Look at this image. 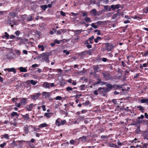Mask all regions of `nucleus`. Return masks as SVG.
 Here are the masks:
<instances>
[{
    "mask_svg": "<svg viewBox=\"0 0 148 148\" xmlns=\"http://www.w3.org/2000/svg\"><path fill=\"white\" fill-rule=\"evenodd\" d=\"M112 86L111 84H107L106 85V88H102L100 87L98 89V92L100 93L104 92L106 93L110 91L112 89Z\"/></svg>",
    "mask_w": 148,
    "mask_h": 148,
    "instance_id": "1",
    "label": "nucleus"
},
{
    "mask_svg": "<svg viewBox=\"0 0 148 148\" xmlns=\"http://www.w3.org/2000/svg\"><path fill=\"white\" fill-rule=\"evenodd\" d=\"M66 122V120H62L61 119L59 118H58L56 121L55 123L58 126H60L61 125H64Z\"/></svg>",
    "mask_w": 148,
    "mask_h": 148,
    "instance_id": "2",
    "label": "nucleus"
},
{
    "mask_svg": "<svg viewBox=\"0 0 148 148\" xmlns=\"http://www.w3.org/2000/svg\"><path fill=\"white\" fill-rule=\"evenodd\" d=\"M93 68L94 69V72L93 73V74H95L97 72H100L101 70L100 69L101 67V65H97L93 66Z\"/></svg>",
    "mask_w": 148,
    "mask_h": 148,
    "instance_id": "3",
    "label": "nucleus"
},
{
    "mask_svg": "<svg viewBox=\"0 0 148 148\" xmlns=\"http://www.w3.org/2000/svg\"><path fill=\"white\" fill-rule=\"evenodd\" d=\"M105 49L106 50L108 51H111L112 49H113L114 47L112 45H110L109 43H105Z\"/></svg>",
    "mask_w": 148,
    "mask_h": 148,
    "instance_id": "4",
    "label": "nucleus"
},
{
    "mask_svg": "<svg viewBox=\"0 0 148 148\" xmlns=\"http://www.w3.org/2000/svg\"><path fill=\"white\" fill-rule=\"evenodd\" d=\"M112 86V89L114 88L115 89H119L120 90L121 88H123V85H119L117 84H114L113 85L111 84Z\"/></svg>",
    "mask_w": 148,
    "mask_h": 148,
    "instance_id": "5",
    "label": "nucleus"
},
{
    "mask_svg": "<svg viewBox=\"0 0 148 148\" xmlns=\"http://www.w3.org/2000/svg\"><path fill=\"white\" fill-rule=\"evenodd\" d=\"M45 53V54L44 55V57H42V61L44 62V61L46 62L47 63H49V56H47L46 53Z\"/></svg>",
    "mask_w": 148,
    "mask_h": 148,
    "instance_id": "6",
    "label": "nucleus"
},
{
    "mask_svg": "<svg viewBox=\"0 0 148 148\" xmlns=\"http://www.w3.org/2000/svg\"><path fill=\"white\" fill-rule=\"evenodd\" d=\"M102 73L104 78L106 80H108L110 78V75L109 73L104 72Z\"/></svg>",
    "mask_w": 148,
    "mask_h": 148,
    "instance_id": "7",
    "label": "nucleus"
},
{
    "mask_svg": "<svg viewBox=\"0 0 148 148\" xmlns=\"http://www.w3.org/2000/svg\"><path fill=\"white\" fill-rule=\"evenodd\" d=\"M120 5L117 4L116 5H112L110 6V7L113 11H114L116 9H119L120 7Z\"/></svg>",
    "mask_w": 148,
    "mask_h": 148,
    "instance_id": "8",
    "label": "nucleus"
},
{
    "mask_svg": "<svg viewBox=\"0 0 148 148\" xmlns=\"http://www.w3.org/2000/svg\"><path fill=\"white\" fill-rule=\"evenodd\" d=\"M5 71H8L9 72H12L14 74L16 73V71L15 69L14 68H7L4 69Z\"/></svg>",
    "mask_w": 148,
    "mask_h": 148,
    "instance_id": "9",
    "label": "nucleus"
},
{
    "mask_svg": "<svg viewBox=\"0 0 148 148\" xmlns=\"http://www.w3.org/2000/svg\"><path fill=\"white\" fill-rule=\"evenodd\" d=\"M34 107L33 104L31 103L29 105H27L26 106V108L27 110L28 111L32 110V108Z\"/></svg>",
    "mask_w": 148,
    "mask_h": 148,
    "instance_id": "10",
    "label": "nucleus"
},
{
    "mask_svg": "<svg viewBox=\"0 0 148 148\" xmlns=\"http://www.w3.org/2000/svg\"><path fill=\"white\" fill-rule=\"evenodd\" d=\"M90 13L91 14H92L94 16L99 15V14H98V12L95 9L92 10L90 11Z\"/></svg>",
    "mask_w": 148,
    "mask_h": 148,
    "instance_id": "11",
    "label": "nucleus"
},
{
    "mask_svg": "<svg viewBox=\"0 0 148 148\" xmlns=\"http://www.w3.org/2000/svg\"><path fill=\"white\" fill-rule=\"evenodd\" d=\"M40 93H36L35 94L32 95V98L34 100H36L38 97L40 95Z\"/></svg>",
    "mask_w": 148,
    "mask_h": 148,
    "instance_id": "12",
    "label": "nucleus"
},
{
    "mask_svg": "<svg viewBox=\"0 0 148 148\" xmlns=\"http://www.w3.org/2000/svg\"><path fill=\"white\" fill-rule=\"evenodd\" d=\"M42 86L43 87L45 88H50V84L49 83L47 82H45L43 83Z\"/></svg>",
    "mask_w": 148,
    "mask_h": 148,
    "instance_id": "13",
    "label": "nucleus"
},
{
    "mask_svg": "<svg viewBox=\"0 0 148 148\" xmlns=\"http://www.w3.org/2000/svg\"><path fill=\"white\" fill-rule=\"evenodd\" d=\"M22 116L23 118L25 120H28L30 119L29 116L28 114H26L25 115H22Z\"/></svg>",
    "mask_w": 148,
    "mask_h": 148,
    "instance_id": "14",
    "label": "nucleus"
},
{
    "mask_svg": "<svg viewBox=\"0 0 148 148\" xmlns=\"http://www.w3.org/2000/svg\"><path fill=\"white\" fill-rule=\"evenodd\" d=\"M42 94L43 96H45V97H49L51 95V93L49 92H43L42 93Z\"/></svg>",
    "mask_w": 148,
    "mask_h": 148,
    "instance_id": "15",
    "label": "nucleus"
},
{
    "mask_svg": "<svg viewBox=\"0 0 148 148\" xmlns=\"http://www.w3.org/2000/svg\"><path fill=\"white\" fill-rule=\"evenodd\" d=\"M77 140H78V141H79L81 140V141L82 142H85L86 141V136H83L82 137H80L78 139H77Z\"/></svg>",
    "mask_w": 148,
    "mask_h": 148,
    "instance_id": "16",
    "label": "nucleus"
},
{
    "mask_svg": "<svg viewBox=\"0 0 148 148\" xmlns=\"http://www.w3.org/2000/svg\"><path fill=\"white\" fill-rule=\"evenodd\" d=\"M28 41V39L27 38H23L22 39L21 38V39L20 40V44H24L26 43V42H27Z\"/></svg>",
    "mask_w": 148,
    "mask_h": 148,
    "instance_id": "17",
    "label": "nucleus"
},
{
    "mask_svg": "<svg viewBox=\"0 0 148 148\" xmlns=\"http://www.w3.org/2000/svg\"><path fill=\"white\" fill-rule=\"evenodd\" d=\"M19 70L21 72H27V71L26 68L23 67H20L19 68Z\"/></svg>",
    "mask_w": 148,
    "mask_h": 148,
    "instance_id": "18",
    "label": "nucleus"
},
{
    "mask_svg": "<svg viewBox=\"0 0 148 148\" xmlns=\"http://www.w3.org/2000/svg\"><path fill=\"white\" fill-rule=\"evenodd\" d=\"M27 99L25 98H23L21 99V104L25 105L26 103V100Z\"/></svg>",
    "mask_w": 148,
    "mask_h": 148,
    "instance_id": "19",
    "label": "nucleus"
},
{
    "mask_svg": "<svg viewBox=\"0 0 148 148\" xmlns=\"http://www.w3.org/2000/svg\"><path fill=\"white\" fill-rule=\"evenodd\" d=\"M143 136L145 139H146L147 140H148L147 137L148 136V134L146 131H145L143 132Z\"/></svg>",
    "mask_w": 148,
    "mask_h": 148,
    "instance_id": "20",
    "label": "nucleus"
},
{
    "mask_svg": "<svg viewBox=\"0 0 148 148\" xmlns=\"http://www.w3.org/2000/svg\"><path fill=\"white\" fill-rule=\"evenodd\" d=\"M85 21L87 23H91V22L90 18L88 16H86L85 17Z\"/></svg>",
    "mask_w": 148,
    "mask_h": 148,
    "instance_id": "21",
    "label": "nucleus"
},
{
    "mask_svg": "<svg viewBox=\"0 0 148 148\" xmlns=\"http://www.w3.org/2000/svg\"><path fill=\"white\" fill-rule=\"evenodd\" d=\"M102 39V38L100 37L99 36H97V38L95 39L94 41L95 43H97L98 42L99 40H101Z\"/></svg>",
    "mask_w": 148,
    "mask_h": 148,
    "instance_id": "22",
    "label": "nucleus"
},
{
    "mask_svg": "<svg viewBox=\"0 0 148 148\" xmlns=\"http://www.w3.org/2000/svg\"><path fill=\"white\" fill-rule=\"evenodd\" d=\"M140 102L142 103H146L148 105V99H142Z\"/></svg>",
    "mask_w": 148,
    "mask_h": 148,
    "instance_id": "23",
    "label": "nucleus"
},
{
    "mask_svg": "<svg viewBox=\"0 0 148 148\" xmlns=\"http://www.w3.org/2000/svg\"><path fill=\"white\" fill-rule=\"evenodd\" d=\"M85 31L84 30L80 29L76 30H73V32L75 34H77L79 33H81L82 32Z\"/></svg>",
    "mask_w": 148,
    "mask_h": 148,
    "instance_id": "24",
    "label": "nucleus"
},
{
    "mask_svg": "<svg viewBox=\"0 0 148 148\" xmlns=\"http://www.w3.org/2000/svg\"><path fill=\"white\" fill-rule=\"evenodd\" d=\"M104 9L106 10L107 11H111V8H110L109 7V6L107 5H104Z\"/></svg>",
    "mask_w": 148,
    "mask_h": 148,
    "instance_id": "25",
    "label": "nucleus"
},
{
    "mask_svg": "<svg viewBox=\"0 0 148 148\" xmlns=\"http://www.w3.org/2000/svg\"><path fill=\"white\" fill-rule=\"evenodd\" d=\"M137 107L143 113L144 112V108L143 107L140 106H137Z\"/></svg>",
    "mask_w": 148,
    "mask_h": 148,
    "instance_id": "26",
    "label": "nucleus"
},
{
    "mask_svg": "<svg viewBox=\"0 0 148 148\" xmlns=\"http://www.w3.org/2000/svg\"><path fill=\"white\" fill-rule=\"evenodd\" d=\"M94 37L92 36H91V37L89 38H88V40L89 41V43L91 44H92L93 42V40L94 39Z\"/></svg>",
    "mask_w": 148,
    "mask_h": 148,
    "instance_id": "27",
    "label": "nucleus"
},
{
    "mask_svg": "<svg viewBox=\"0 0 148 148\" xmlns=\"http://www.w3.org/2000/svg\"><path fill=\"white\" fill-rule=\"evenodd\" d=\"M48 126V125L45 123H44L43 124H40L39 127L40 128H42L44 127H46Z\"/></svg>",
    "mask_w": 148,
    "mask_h": 148,
    "instance_id": "28",
    "label": "nucleus"
},
{
    "mask_svg": "<svg viewBox=\"0 0 148 148\" xmlns=\"http://www.w3.org/2000/svg\"><path fill=\"white\" fill-rule=\"evenodd\" d=\"M40 8L42 9L43 11H45L47 8V5H42L40 6Z\"/></svg>",
    "mask_w": 148,
    "mask_h": 148,
    "instance_id": "29",
    "label": "nucleus"
},
{
    "mask_svg": "<svg viewBox=\"0 0 148 148\" xmlns=\"http://www.w3.org/2000/svg\"><path fill=\"white\" fill-rule=\"evenodd\" d=\"M137 128L135 132L137 134H140V132L141 131V130L140 129V126L139 125H138L137 126Z\"/></svg>",
    "mask_w": 148,
    "mask_h": 148,
    "instance_id": "30",
    "label": "nucleus"
},
{
    "mask_svg": "<svg viewBox=\"0 0 148 148\" xmlns=\"http://www.w3.org/2000/svg\"><path fill=\"white\" fill-rule=\"evenodd\" d=\"M11 116L12 117L14 116H19V115L18 114L17 112H13L11 113Z\"/></svg>",
    "mask_w": 148,
    "mask_h": 148,
    "instance_id": "31",
    "label": "nucleus"
},
{
    "mask_svg": "<svg viewBox=\"0 0 148 148\" xmlns=\"http://www.w3.org/2000/svg\"><path fill=\"white\" fill-rule=\"evenodd\" d=\"M52 114L51 113H45L44 116H46L47 119L49 118L51 116L50 114Z\"/></svg>",
    "mask_w": 148,
    "mask_h": 148,
    "instance_id": "32",
    "label": "nucleus"
},
{
    "mask_svg": "<svg viewBox=\"0 0 148 148\" xmlns=\"http://www.w3.org/2000/svg\"><path fill=\"white\" fill-rule=\"evenodd\" d=\"M105 22L104 21H99L96 22V23L99 26L100 25H102L105 24Z\"/></svg>",
    "mask_w": 148,
    "mask_h": 148,
    "instance_id": "33",
    "label": "nucleus"
},
{
    "mask_svg": "<svg viewBox=\"0 0 148 148\" xmlns=\"http://www.w3.org/2000/svg\"><path fill=\"white\" fill-rule=\"evenodd\" d=\"M30 81L31 84L34 85H36L38 82V81H37L34 80H30Z\"/></svg>",
    "mask_w": 148,
    "mask_h": 148,
    "instance_id": "34",
    "label": "nucleus"
},
{
    "mask_svg": "<svg viewBox=\"0 0 148 148\" xmlns=\"http://www.w3.org/2000/svg\"><path fill=\"white\" fill-rule=\"evenodd\" d=\"M38 47L39 49H41V50L42 51H43L44 50V47L43 45H39L38 46Z\"/></svg>",
    "mask_w": 148,
    "mask_h": 148,
    "instance_id": "35",
    "label": "nucleus"
},
{
    "mask_svg": "<svg viewBox=\"0 0 148 148\" xmlns=\"http://www.w3.org/2000/svg\"><path fill=\"white\" fill-rule=\"evenodd\" d=\"M9 15L12 18H14L16 16V14L14 12H10L9 13Z\"/></svg>",
    "mask_w": 148,
    "mask_h": 148,
    "instance_id": "36",
    "label": "nucleus"
},
{
    "mask_svg": "<svg viewBox=\"0 0 148 148\" xmlns=\"http://www.w3.org/2000/svg\"><path fill=\"white\" fill-rule=\"evenodd\" d=\"M79 38V37L78 36H77L76 38H75L74 39H72L71 41L73 43H75L77 41Z\"/></svg>",
    "mask_w": 148,
    "mask_h": 148,
    "instance_id": "37",
    "label": "nucleus"
},
{
    "mask_svg": "<svg viewBox=\"0 0 148 148\" xmlns=\"http://www.w3.org/2000/svg\"><path fill=\"white\" fill-rule=\"evenodd\" d=\"M76 139H75V140L73 139L71 140L69 142L70 144L71 145H74L76 142Z\"/></svg>",
    "mask_w": 148,
    "mask_h": 148,
    "instance_id": "38",
    "label": "nucleus"
},
{
    "mask_svg": "<svg viewBox=\"0 0 148 148\" xmlns=\"http://www.w3.org/2000/svg\"><path fill=\"white\" fill-rule=\"evenodd\" d=\"M5 35H4L3 37H2V38H4V37H5V38L8 39L9 38V35L7 32H5Z\"/></svg>",
    "mask_w": 148,
    "mask_h": 148,
    "instance_id": "39",
    "label": "nucleus"
},
{
    "mask_svg": "<svg viewBox=\"0 0 148 148\" xmlns=\"http://www.w3.org/2000/svg\"><path fill=\"white\" fill-rule=\"evenodd\" d=\"M32 16L31 15L30 16H29L27 18V21H32L33 20V18H32Z\"/></svg>",
    "mask_w": 148,
    "mask_h": 148,
    "instance_id": "40",
    "label": "nucleus"
},
{
    "mask_svg": "<svg viewBox=\"0 0 148 148\" xmlns=\"http://www.w3.org/2000/svg\"><path fill=\"white\" fill-rule=\"evenodd\" d=\"M95 23H92L91 24V26L94 29H96L98 28V26L95 25Z\"/></svg>",
    "mask_w": 148,
    "mask_h": 148,
    "instance_id": "41",
    "label": "nucleus"
},
{
    "mask_svg": "<svg viewBox=\"0 0 148 148\" xmlns=\"http://www.w3.org/2000/svg\"><path fill=\"white\" fill-rule=\"evenodd\" d=\"M24 130L25 132V134L28 133V129L27 126L24 127Z\"/></svg>",
    "mask_w": 148,
    "mask_h": 148,
    "instance_id": "42",
    "label": "nucleus"
},
{
    "mask_svg": "<svg viewBox=\"0 0 148 148\" xmlns=\"http://www.w3.org/2000/svg\"><path fill=\"white\" fill-rule=\"evenodd\" d=\"M109 138V137L108 136H101V139H108Z\"/></svg>",
    "mask_w": 148,
    "mask_h": 148,
    "instance_id": "43",
    "label": "nucleus"
},
{
    "mask_svg": "<svg viewBox=\"0 0 148 148\" xmlns=\"http://www.w3.org/2000/svg\"><path fill=\"white\" fill-rule=\"evenodd\" d=\"M148 143H145V144H144L143 145V147H141V146H140L139 147H140V148H147V146H148Z\"/></svg>",
    "mask_w": 148,
    "mask_h": 148,
    "instance_id": "44",
    "label": "nucleus"
},
{
    "mask_svg": "<svg viewBox=\"0 0 148 148\" xmlns=\"http://www.w3.org/2000/svg\"><path fill=\"white\" fill-rule=\"evenodd\" d=\"M143 12L147 13H148V8L146 7L143 10Z\"/></svg>",
    "mask_w": 148,
    "mask_h": 148,
    "instance_id": "45",
    "label": "nucleus"
},
{
    "mask_svg": "<svg viewBox=\"0 0 148 148\" xmlns=\"http://www.w3.org/2000/svg\"><path fill=\"white\" fill-rule=\"evenodd\" d=\"M73 88H72L70 86H68L66 88V90L68 91L70 90L71 91L73 90Z\"/></svg>",
    "mask_w": 148,
    "mask_h": 148,
    "instance_id": "46",
    "label": "nucleus"
},
{
    "mask_svg": "<svg viewBox=\"0 0 148 148\" xmlns=\"http://www.w3.org/2000/svg\"><path fill=\"white\" fill-rule=\"evenodd\" d=\"M14 34L16 36H18L21 34V32L19 30H17L14 33Z\"/></svg>",
    "mask_w": 148,
    "mask_h": 148,
    "instance_id": "47",
    "label": "nucleus"
},
{
    "mask_svg": "<svg viewBox=\"0 0 148 148\" xmlns=\"http://www.w3.org/2000/svg\"><path fill=\"white\" fill-rule=\"evenodd\" d=\"M111 102H112L113 103H114L115 104H117V101L116 100V99H112L111 101Z\"/></svg>",
    "mask_w": 148,
    "mask_h": 148,
    "instance_id": "48",
    "label": "nucleus"
},
{
    "mask_svg": "<svg viewBox=\"0 0 148 148\" xmlns=\"http://www.w3.org/2000/svg\"><path fill=\"white\" fill-rule=\"evenodd\" d=\"M62 99V97L60 96H57L55 98V99L57 100H61Z\"/></svg>",
    "mask_w": 148,
    "mask_h": 148,
    "instance_id": "49",
    "label": "nucleus"
},
{
    "mask_svg": "<svg viewBox=\"0 0 148 148\" xmlns=\"http://www.w3.org/2000/svg\"><path fill=\"white\" fill-rule=\"evenodd\" d=\"M3 138H5L6 139H9V136L8 134H5L4 135H3Z\"/></svg>",
    "mask_w": 148,
    "mask_h": 148,
    "instance_id": "50",
    "label": "nucleus"
},
{
    "mask_svg": "<svg viewBox=\"0 0 148 148\" xmlns=\"http://www.w3.org/2000/svg\"><path fill=\"white\" fill-rule=\"evenodd\" d=\"M62 41V40H55L54 41V42L55 43H57L58 44H60V42Z\"/></svg>",
    "mask_w": 148,
    "mask_h": 148,
    "instance_id": "51",
    "label": "nucleus"
},
{
    "mask_svg": "<svg viewBox=\"0 0 148 148\" xmlns=\"http://www.w3.org/2000/svg\"><path fill=\"white\" fill-rule=\"evenodd\" d=\"M45 54V53H43L41 54H40L39 55V56H38L37 58H42V57H44V55Z\"/></svg>",
    "mask_w": 148,
    "mask_h": 148,
    "instance_id": "52",
    "label": "nucleus"
},
{
    "mask_svg": "<svg viewBox=\"0 0 148 148\" xmlns=\"http://www.w3.org/2000/svg\"><path fill=\"white\" fill-rule=\"evenodd\" d=\"M88 53V51H86L81 52L80 53V54L82 55L87 54Z\"/></svg>",
    "mask_w": 148,
    "mask_h": 148,
    "instance_id": "53",
    "label": "nucleus"
},
{
    "mask_svg": "<svg viewBox=\"0 0 148 148\" xmlns=\"http://www.w3.org/2000/svg\"><path fill=\"white\" fill-rule=\"evenodd\" d=\"M83 17L87 16L88 15L86 13V12H82V13Z\"/></svg>",
    "mask_w": 148,
    "mask_h": 148,
    "instance_id": "54",
    "label": "nucleus"
},
{
    "mask_svg": "<svg viewBox=\"0 0 148 148\" xmlns=\"http://www.w3.org/2000/svg\"><path fill=\"white\" fill-rule=\"evenodd\" d=\"M6 143L4 142V143H3V144H1L0 145V147L1 148H3L4 147V146H5L6 145Z\"/></svg>",
    "mask_w": 148,
    "mask_h": 148,
    "instance_id": "55",
    "label": "nucleus"
},
{
    "mask_svg": "<svg viewBox=\"0 0 148 148\" xmlns=\"http://www.w3.org/2000/svg\"><path fill=\"white\" fill-rule=\"evenodd\" d=\"M128 25H126L125 27H122V28H123V32H125L126 29L127 28V27Z\"/></svg>",
    "mask_w": 148,
    "mask_h": 148,
    "instance_id": "56",
    "label": "nucleus"
},
{
    "mask_svg": "<svg viewBox=\"0 0 148 148\" xmlns=\"http://www.w3.org/2000/svg\"><path fill=\"white\" fill-rule=\"evenodd\" d=\"M101 82H102L101 81V79H99L98 81L97 82H95L94 83V84L95 85H96V84H99L101 83Z\"/></svg>",
    "mask_w": 148,
    "mask_h": 148,
    "instance_id": "57",
    "label": "nucleus"
},
{
    "mask_svg": "<svg viewBox=\"0 0 148 148\" xmlns=\"http://www.w3.org/2000/svg\"><path fill=\"white\" fill-rule=\"evenodd\" d=\"M60 13L61 15L63 16H64L66 15L65 13L64 12L62 11H60Z\"/></svg>",
    "mask_w": 148,
    "mask_h": 148,
    "instance_id": "58",
    "label": "nucleus"
},
{
    "mask_svg": "<svg viewBox=\"0 0 148 148\" xmlns=\"http://www.w3.org/2000/svg\"><path fill=\"white\" fill-rule=\"evenodd\" d=\"M16 37L14 35H12L10 36V39H14L16 38Z\"/></svg>",
    "mask_w": 148,
    "mask_h": 148,
    "instance_id": "59",
    "label": "nucleus"
},
{
    "mask_svg": "<svg viewBox=\"0 0 148 148\" xmlns=\"http://www.w3.org/2000/svg\"><path fill=\"white\" fill-rule=\"evenodd\" d=\"M121 64L122 66L123 67H125L126 66V64L124 63L123 61H122L121 62Z\"/></svg>",
    "mask_w": 148,
    "mask_h": 148,
    "instance_id": "60",
    "label": "nucleus"
},
{
    "mask_svg": "<svg viewBox=\"0 0 148 148\" xmlns=\"http://www.w3.org/2000/svg\"><path fill=\"white\" fill-rule=\"evenodd\" d=\"M84 87H85L84 85H81L80 86V90H83L84 89Z\"/></svg>",
    "mask_w": 148,
    "mask_h": 148,
    "instance_id": "61",
    "label": "nucleus"
},
{
    "mask_svg": "<svg viewBox=\"0 0 148 148\" xmlns=\"http://www.w3.org/2000/svg\"><path fill=\"white\" fill-rule=\"evenodd\" d=\"M117 15H118L117 13H116L113 15V16L112 17V18L113 19L115 18H116L117 17Z\"/></svg>",
    "mask_w": 148,
    "mask_h": 148,
    "instance_id": "62",
    "label": "nucleus"
},
{
    "mask_svg": "<svg viewBox=\"0 0 148 148\" xmlns=\"http://www.w3.org/2000/svg\"><path fill=\"white\" fill-rule=\"evenodd\" d=\"M16 52V53H17L18 55H20L21 52L20 51L18 50H16L15 51Z\"/></svg>",
    "mask_w": 148,
    "mask_h": 148,
    "instance_id": "63",
    "label": "nucleus"
},
{
    "mask_svg": "<svg viewBox=\"0 0 148 148\" xmlns=\"http://www.w3.org/2000/svg\"><path fill=\"white\" fill-rule=\"evenodd\" d=\"M85 105L88 106L90 104V102L89 100H87L85 102Z\"/></svg>",
    "mask_w": 148,
    "mask_h": 148,
    "instance_id": "64",
    "label": "nucleus"
}]
</instances>
